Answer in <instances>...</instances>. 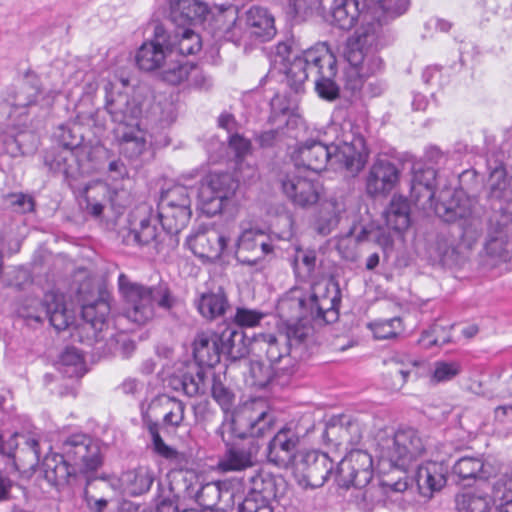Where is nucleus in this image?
<instances>
[{"label": "nucleus", "instance_id": "f03ea898", "mask_svg": "<svg viewBox=\"0 0 512 512\" xmlns=\"http://www.w3.org/2000/svg\"><path fill=\"white\" fill-rule=\"evenodd\" d=\"M340 303L339 290L328 284H316L310 289L294 287L278 302L277 313L287 324H303L301 321L310 317L325 323H332L338 318Z\"/></svg>", "mask_w": 512, "mask_h": 512}, {"label": "nucleus", "instance_id": "13d9d810", "mask_svg": "<svg viewBox=\"0 0 512 512\" xmlns=\"http://www.w3.org/2000/svg\"><path fill=\"white\" fill-rule=\"evenodd\" d=\"M176 41L175 47L182 55H193L201 50L200 36L191 29L185 28L181 32L172 35Z\"/></svg>", "mask_w": 512, "mask_h": 512}, {"label": "nucleus", "instance_id": "473e14b6", "mask_svg": "<svg viewBox=\"0 0 512 512\" xmlns=\"http://www.w3.org/2000/svg\"><path fill=\"white\" fill-rule=\"evenodd\" d=\"M44 163L55 174H60L67 182L80 174L76 152L69 148H57L48 151Z\"/></svg>", "mask_w": 512, "mask_h": 512}, {"label": "nucleus", "instance_id": "1a4fd4ad", "mask_svg": "<svg viewBox=\"0 0 512 512\" xmlns=\"http://www.w3.org/2000/svg\"><path fill=\"white\" fill-rule=\"evenodd\" d=\"M310 328L305 324H287L277 333H259L253 337L255 349L266 354L271 364L289 356L292 348L301 344L308 336Z\"/></svg>", "mask_w": 512, "mask_h": 512}, {"label": "nucleus", "instance_id": "5701e85b", "mask_svg": "<svg viewBox=\"0 0 512 512\" xmlns=\"http://www.w3.org/2000/svg\"><path fill=\"white\" fill-rule=\"evenodd\" d=\"M368 33L357 32L356 38L347 43L344 56L350 68L347 71V85L351 90H358L362 87L364 78L374 70L366 68V54L363 46L370 43Z\"/></svg>", "mask_w": 512, "mask_h": 512}, {"label": "nucleus", "instance_id": "2eb2a0df", "mask_svg": "<svg viewBox=\"0 0 512 512\" xmlns=\"http://www.w3.org/2000/svg\"><path fill=\"white\" fill-rule=\"evenodd\" d=\"M38 146L37 135L27 128V117L12 118L8 114L7 122L0 132V154L11 157L33 153Z\"/></svg>", "mask_w": 512, "mask_h": 512}, {"label": "nucleus", "instance_id": "de8ad7c7", "mask_svg": "<svg viewBox=\"0 0 512 512\" xmlns=\"http://www.w3.org/2000/svg\"><path fill=\"white\" fill-rule=\"evenodd\" d=\"M452 472L460 480L487 479L489 472L481 458L465 456L453 466Z\"/></svg>", "mask_w": 512, "mask_h": 512}, {"label": "nucleus", "instance_id": "e433bc0d", "mask_svg": "<svg viewBox=\"0 0 512 512\" xmlns=\"http://www.w3.org/2000/svg\"><path fill=\"white\" fill-rule=\"evenodd\" d=\"M221 355L227 356L231 361H237L246 357L249 347L245 333L236 327H226L218 333Z\"/></svg>", "mask_w": 512, "mask_h": 512}, {"label": "nucleus", "instance_id": "412c9836", "mask_svg": "<svg viewBox=\"0 0 512 512\" xmlns=\"http://www.w3.org/2000/svg\"><path fill=\"white\" fill-rule=\"evenodd\" d=\"M363 436L360 422L348 415L333 416L326 423L322 438L325 442L336 447L356 446Z\"/></svg>", "mask_w": 512, "mask_h": 512}, {"label": "nucleus", "instance_id": "4c0bfd02", "mask_svg": "<svg viewBox=\"0 0 512 512\" xmlns=\"http://www.w3.org/2000/svg\"><path fill=\"white\" fill-rule=\"evenodd\" d=\"M360 14L359 0H334L329 12L331 24L342 30L352 29L357 24Z\"/></svg>", "mask_w": 512, "mask_h": 512}, {"label": "nucleus", "instance_id": "9d476101", "mask_svg": "<svg viewBox=\"0 0 512 512\" xmlns=\"http://www.w3.org/2000/svg\"><path fill=\"white\" fill-rule=\"evenodd\" d=\"M474 209V200L463 191H455L449 200L435 204L436 213L446 222L458 221L463 236L469 239H476L483 228L482 220Z\"/></svg>", "mask_w": 512, "mask_h": 512}, {"label": "nucleus", "instance_id": "37998d69", "mask_svg": "<svg viewBox=\"0 0 512 512\" xmlns=\"http://www.w3.org/2000/svg\"><path fill=\"white\" fill-rule=\"evenodd\" d=\"M197 308L204 318L214 320L224 316L230 304L225 291L219 287L216 291L203 293L197 302Z\"/></svg>", "mask_w": 512, "mask_h": 512}, {"label": "nucleus", "instance_id": "6ab92c4d", "mask_svg": "<svg viewBox=\"0 0 512 512\" xmlns=\"http://www.w3.org/2000/svg\"><path fill=\"white\" fill-rule=\"evenodd\" d=\"M275 62L282 65L289 87L296 93L301 92L310 71L308 50L299 53L289 44L281 42L276 47Z\"/></svg>", "mask_w": 512, "mask_h": 512}, {"label": "nucleus", "instance_id": "79ce46f5", "mask_svg": "<svg viewBox=\"0 0 512 512\" xmlns=\"http://www.w3.org/2000/svg\"><path fill=\"white\" fill-rule=\"evenodd\" d=\"M386 225L395 232H404L410 225V204L407 198L394 195L384 212Z\"/></svg>", "mask_w": 512, "mask_h": 512}, {"label": "nucleus", "instance_id": "603ef678", "mask_svg": "<svg viewBox=\"0 0 512 512\" xmlns=\"http://www.w3.org/2000/svg\"><path fill=\"white\" fill-rule=\"evenodd\" d=\"M193 489L189 491V495L194 497L196 502L203 508V511L224 512V510L216 509L222 495L219 483L210 482L201 485L194 494Z\"/></svg>", "mask_w": 512, "mask_h": 512}, {"label": "nucleus", "instance_id": "a211bd4d", "mask_svg": "<svg viewBox=\"0 0 512 512\" xmlns=\"http://www.w3.org/2000/svg\"><path fill=\"white\" fill-rule=\"evenodd\" d=\"M300 444V434L297 425L288 423L283 426L269 441L267 459L279 468H288L298 460L297 451Z\"/></svg>", "mask_w": 512, "mask_h": 512}, {"label": "nucleus", "instance_id": "aec40b11", "mask_svg": "<svg viewBox=\"0 0 512 512\" xmlns=\"http://www.w3.org/2000/svg\"><path fill=\"white\" fill-rule=\"evenodd\" d=\"M258 436H248L242 442L226 448L218 466L223 472H240L252 468L258 463L260 444Z\"/></svg>", "mask_w": 512, "mask_h": 512}, {"label": "nucleus", "instance_id": "c85d7f7f", "mask_svg": "<svg viewBox=\"0 0 512 512\" xmlns=\"http://www.w3.org/2000/svg\"><path fill=\"white\" fill-rule=\"evenodd\" d=\"M248 482L250 486L247 495L270 503L281 498L287 489V483L282 476L266 471L256 472L248 478Z\"/></svg>", "mask_w": 512, "mask_h": 512}, {"label": "nucleus", "instance_id": "b1692460", "mask_svg": "<svg viewBox=\"0 0 512 512\" xmlns=\"http://www.w3.org/2000/svg\"><path fill=\"white\" fill-rule=\"evenodd\" d=\"M400 170L387 158H378L371 165L366 176V192L368 195L386 196L397 185Z\"/></svg>", "mask_w": 512, "mask_h": 512}, {"label": "nucleus", "instance_id": "f704fd0d", "mask_svg": "<svg viewBox=\"0 0 512 512\" xmlns=\"http://www.w3.org/2000/svg\"><path fill=\"white\" fill-rule=\"evenodd\" d=\"M512 226L506 221H490V226L485 242V251L492 258L506 261L509 253V235Z\"/></svg>", "mask_w": 512, "mask_h": 512}, {"label": "nucleus", "instance_id": "ea45409f", "mask_svg": "<svg viewBox=\"0 0 512 512\" xmlns=\"http://www.w3.org/2000/svg\"><path fill=\"white\" fill-rule=\"evenodd\" d=\"M137 214H142L139 218V223H134L132 229L129 230L124 240L127 244L148 245L157 241L159 232L155 223H152L150 210L147 207H142L137 210Z\"/></svg>", "mask_w": 512, "mask_h": 512}, {"label": "nucleus", "instance_id": "052dcab7", "mask_svg": "<svg viewBox=\"0 0 512 512\" xmlns=\"http://www.w3.org/2000/svg\"><path fill=\"white\" fill-rule=\"evenodd\" d=\"M451 341L450 329L439 323H434L427 331H424L419 343L425 348L443 346Z\"/></svg>", "mask_w": 512, "mask_h": 512}, {"label": "nucleus", "instance_id": "09e8293b", "mask_svg": "<svg viewBox=\"0 0 512 512\" xmlns=\"http://www.w3.org/2000/svg\"><path fill=\"white\" fill-rule=\"evenodd\" d=\"M109 193V186L97 183L95 185L87 186L84 191L85 211L89 215L99 218L103 214Z\"/></svg>", "mask_w": 512, "mask_h": 512}, {"label": "nucleus", "instance_id": "5fc2aeb1", "mask_svg": "<svg viewBox=\"0 0 512 512\" xmlns=\"http://www.w3.org/2000/svg\"><path fill=\"white\" fill-rule=\"evenodd\" d=\"M160 405L164 408L163 423L165 426L179 427L185 414V404L173 397H162L159 399Z\"/></svg>", "mask_w": 512, "mask_h": 512}, {"label": "nucleus", "instance_id": "680f3d73", "mask_svg": "<svg viewBox=\"0 0 512 512\" xmlns=\"http://www.w3.org/2000/svg\"><path fill=\"white\" fill-rule=\"evenodd\" d=\"M275 371L272 364L262 361H251L249 369L250 385L257 388H265L273 379Z\"/></svg>", "mask_w": 512, "mask_h": 512}, {"label": "nucleus", "instance_id": "4468645a", "mask_svg": "<svg viewBox=\"0 0 512 512\" xmlns=\"http://www.w3.org/2000/svg\"><path fill=\"white\" fill-rule=\"evenodd\" d=\"M332 166L344 169L349 175L357 176L367 163L369 149L364 137L350 130L341 139L332 143Z\"/></svg>", "mask_w": 512, "mask_h": 512}, {"label": "nucleus", "instance_id": "a19ab883", "mask_svg": "<svg viewBox=\"0 0 512 512\" xmlns=\"http://www.w3.org/2000/svg\"><path fill=\"white\" fill-rule=\"evenodd\" d=\"M258 238H264L259 231L246 230L237 241L235 257L242 264L254 266L263 259V252L259 249Z\"/></svg>", "mask_w": 512, "mask_h": 512}, {"label": "nucleus", "instance_id": "bb28decb", "mask_svg": "<svg viewBox=\"0 0 512 512\" xmlns=\"http://www.w3.org/2000/svg\"><path fill=\"white\" fill-rule=\"evenodd\" d=\"M228 238L216 229H203L190 235L187 245L199 258L214 262L223 254Z\"/></svg>", "mask_w": 512, "mask_h": 512}, {"label": "nucleus", "instance_id": "ddd939ff", "mask_svg": "<svg viewBox=\"0 0 512 512\" xmlns=\"http://www.w3.org/2000/svg\"><path fill=\"white\" fill-rule=\"evenodd\" d=\"M176 41L163 24L153 23L152 37L137 50L135 61L140 70L159 71L173 54Z\"/></svg>", "mask_w": 512, "mask_h": 512}, {"label": "nucleus", "instance_id": "58836bf2", "mask_svg": "<svg viewBox=\"0 0 512 512\" xmlns=\"http://www.w3.org/2000/svg\"><path fill=\"white\" fill-rule=\"evenodd\" d=\"M344 210V203L336 198L323 201L314 222V229L323 236L329 235L338 226Z\"/></svg>", "mask_w": 512, "mask_h": 512}, {"label": "nucleus", "instance_id": "dca6fc26", "mask_svg": "<svg viewBox=\"0 0 512 512\" xmlns=\"http://www.w3.org/2000/svg\"><path fill=\"white\" fill-rule=\"evenodd\" d=\"M38 79L35 76L26 77L7 90L5 101L11 107L9 114L12 118L27 117V109L31 106L42 104L50 106L56 96V92H49L40 98Z\"/></svg>", "mask_w": 512, "mask_h": 512}, {"label": "nucleus", "instance_id": "39448f33", "mask_svg": "<svg viewBox=\"0 0 512 512\" xmlns=\"http://www.w3.org/2000/svg\"><path fill=\"white\" fill-rule=\"evenodd\" d=\"M378 457L391 467L405 468L426 451V441L412 428L399 429L393 435L380 436L377 443Z\"/></svg>", "mask_w": 512, "mask_h": 512}, {"label": "nucleus", "instance_id": "c9c22d12", "mask_svg": "<svg viewBox=\"0 0 512 512\" xmlns=\"http://www.w3.org/2000/svg\"><path fill=\"white\" fill-rule=\"evenodd\" d=\"M436 176L437 172L432 167L415 171L411 184V196L414 198L416 204L423 207L433 204Z\"/></svg>", "mask_w": 512, "mask_h": 512}, {"label": "nucleus", "instance_id": "20e7f679", "mask_svg": "<svg viewBox=\"0 0 512 512\" xmlns=\"http://www.w3.org/2000/svg\"><path fill=\"white\" fill-rule=\"evenodd\" d=\"M117 286L123 302V316L140 326L154 319L156 305L169 310L175 302L166 285L147 286L124 273L119 274Z\"/></svg>", "mask_w": 512, "mask_h": 512}, {"label": "nucleus", "instance_id": "338daca9", "mask_svg": "<svg viewBox=\"0 0 512 512\" xmlns=\"http://www.w3.org/2000/svg\"><path fill=\"white\" fill-rule=\"evenodd\" d=\"M158 492L156 499L157 512H179L176 496L170 489L164 490L161 484H158Z\"/></svg>", "mask_w": 512, "mask_h": 512}, {"label": "nucleus", "instance_id": "423d86ee", "mask_svg": "<svg viewBox=\"0 0 512 512\" xmlns=\"http://www.w3.org/2000/svg\"><path fill=\"white\" fill-rule=\"evenodd\" d=\"M273 417L263 408L244 405L231 419H225L216 430V435L226 448L235 444L234 438L244 439L248 436H262L271 427Z\"/></svg>", "mask_w": 512, "mask_h": 512}, {"label": "nucleus", "instance_id": "f257e3e1", "mask_svg": "<svg viewBox=\"0 0 512 512\" xmlns=\"http://www.w3.org/2000/svg\"><path fill=\"white\" fill-rule=\"evenodd\" d=\"M373 461L363 450H352L337 465L333 472L332 460L326 453L306 451L298 455L294 467L306 486L317 488L324 485L329 477L342 488H363L373 477Z\"/></svg>", "mask_w": 512, "mask_h": 512}, {"label": "nucleus", "instance_id": "4be33fe9", "mask_svg": "<svg viewBox=\"0 0 512 512\" xmlns=\"http://www.w3.org/2000/svg\"><path fill=\"white\" fill-rule=\"evenodd\" d=\"M110 311L111 306L103 297L82 306V331L89 339L100 342L106 340L108 336L113 337L114 334L109 331L108 324Z\"/></svg>", "mask_w": 512, "mask_h": 512}, {"label": "nucleus", "instance_id": "6e6552de", "mask_svg": "<svg viewBox=\"0 0 512 512\" xmlns=\"http://www.w3.org/2000/svg\"><path fill=\"white\" fill-rule=\"evenodd\" d=\"M158 210L163 230L171 235L178 234L187 226L192 214L188 189L177 185L162 192Z\"/></svg>", "mask_w": 512, "mask_h": 512}, {"label": "nucleus", "instance_id": "9b49d317", "mask_svg": "<svg viewBox=\"0 0 512 512\" xmlns=\"http://www.w3.org/2000/svg\"><path fill=\"white\" fill-rule=\"evenodd\" d=\"M237 188L238 182L229 173L208 174L201 180L198 188L202 210L211 216L221 213Z\"/></svg>", "mask_w": 512, "mask_h": 512}, {"label": "nucleus", "instance_id": "a18cd8bd", "mask_svg": "<svg viewBox=\"0 0 512 512\" xmlns=\"http://www.w3.org/2000/svg\"><path fill=\"white\" fill-rule=\"evenodd\" d=\"M121 482L130 495L139 496L150 490L154 482V473L148 467H138L124 472Z\"/></svg>", "mask_w": 512, "mask_h": 512}, {"label": "nucleus", "instance_id": "f8f14e48", "mask_svg": "<svg viewBox=\"0 0 512 512\" xmlns=\"http://www.w3.org/2000/svg\"><path fill=\"white\" fill-rule=\"evenodd\" d=\"M310 71L315 70V90L318 96L327 101L339 97L340 88L336 82L337 60L326 44L308 50Z\"/></svg>", "mask_w": 512, "mask_h": 512}, {"label": "nucleus", "instance_id": "c03bdc74", "mask_svg": "<svg viewBox=\"0 0 512 512\" xmlns=\"http://www.w3.org/2000/svg\"><path fill=\"white\" fill-rule=\"evenodd\" d=\"M205 370L198 364L188 366L187 371L178 379H174L173 386L182 390L189 397L204 394L206 391Z\"/></svg>", "mask_w": 512, "mask_h": 512}, {"label": "nucleus", "instance_id": "774afa93", "mask_svg": "<svg viewBox=\"0 0 512 512\" xmlns=\"http://www.w3.org/2000/svg\"><path fill=\"white\" fill-rule=\"evenodd\" d=\"M238 512H273L272 503L247 495L238 507Z\"/></svg>", "mask_w": 512, "mask_h": 512}, {"label": "nucleus", "instance_id": "7c9ffc66", "mask_svg": "<svg viewBox=\"0 0 512 512\" xmlns=\"http://www.w3.org/2000/svg\"><path fill=\"white\" fill-rule=\"evenodd\" d=\"M447 472V467L441 462L428 461L419 465L414 474L419 493L431 497L440 491L446 485Z\"/></svg>", "mask_w": 512, "mask_h": 512}, {"label": "nucleus", "instance_id": "4d7b16f0", "mask_svg": "<svg viewBox=\"0 0 512 512\" xmlns=\"http://www.w3.org/2000/svg\"><path fill=\"white\" fill-rule=\"evenodd\" d=\"M80 130L81 127L76 123L63 124L54 132V138L61 148H69L75 151L83 140Z\"/></svg>", "mask_w": 512, "mask_h": 512}, {"label": "nucleus", "instance_id": "49530a36", "mask_svg": "<svg viewBox=\"0 0 512 512\" xmlns=\"http://www.w3.org/2000/svg\"><path fill=\"white\" fill-rule=\"evenodd\" d=\"M124 136L115 135L120 151L130 159L138 158L146 150L145 133L139 126L123 130Z\"/></svg>", "mask_w": 512, "mask_h": 512}, {"label": "nucleus", "instance_id": "2f4dec72", "mask_svg": "<svg viewBox=\"0 0 512 512\" xmlns=\"http://www.w3.org/2000/svg\"><path fill=\"white\" fill-rule=\"evenodd\" d=\"M218 333L214 331L198 332L193 341V356L196 364L213 367L220 362L221 348Z\"/></svg>", "mask_w": 512, "mask_h": 512}, {"label": "nucleus", "instance_id": "0e129e2a", "mask_svg": "<svg viewBox=\"0 0 512 512\" xmlns=\"http://www.w3.org/2000/svg\"><path fill=\"white\" fill-rule=\"evenodd\" d=\"M211 393L213 399L221 406L223 411L227 412L230 410L233 405L234 395L220 380L213 379Z\"/></svg>", "mask_w": 512, "mask_h": 512}, {"label": "nucleus", "instance_id": "7ed1b4c3", "mask_svg": "<svg viewBox=\"0 0 512 512\" xmlns=\"http://www.w3.org/2000/svg\"><path fill=\"white\" fill-rule=\"evenodd\" d=\"M61 450V454L46 456L42 464L46 480L53 485L64 484L70 477L87 475L102 464L98 443L87 435L68 437Z\"/></svg>", "mask_w": 512, "mask_h": 512}, {"label": "nucleus", "instance_id": "0eeeda50", "mask_svg": "<svg viewBox=\"0 0 512 512\" xmlns=\"http://www.w3.org/2000/svg\"><path fill=\"white\" fill-rule=\"evenodd\" d=\"M275 19L268 9L253 6L226 30L225 38L235 44L244 39L270 41L276 35Z\"/></svg>", "mask_w": 512, "mask_h": 512}, {"label": "nucleus", "instance_id": "c756f323", "mask_svg": "<svg viewBox=\"0 0 512 512\" xmlns=\"http://www.w3.org/2000/svg\"><path fill=\"white\" fill-rule=\"evenodd\" d=\"M332 143L327 145L316 140H309L301 144L295 152V161L314 172L323 171L327 164L332 165L333 151Z\"/></svg>", "mask_w": 512, "mask_h": 512}, {"label": "nucleus", "instance_id": "6e6d98bb", "mask_svg": "<svg viewBox=\"0 0 512 512\" xmlns=\"http://www.w3.org/2000/svg\"><path fill=\"white\" fill-rule=\"evenodd\" d=\"M148 431L152 437L153 448L154 451L162 456L163 458L174 461L179 464L182 462L184 456L182 453L178 452L176 449L168 446L160 436L159 433V425L156 422L148 421L147 422Z\"/></svg>", "mask_w": 512, "mask_h": 512}, {"label": "nucleus", "instance_id": "69168bd1", "mask_svg": "<svg viewBox=\"0 0 512 512\" xmlns=\"http://www.w3.org/2000/svg\"><path fill=\"white\" fill-rule=\"evenodd\" d=\"M264 317L262 312L247 308H237L233 320L239 327H254Z\"/></svg>", "mask_w": 512, "mask_h": 512}, {"label": "nucleus", "instance_id": "f3484780", "mask_svg": "<svg viewBox=\"0 0 512 512\" xmlns=\"http://www.w3.org/2000/svg\"><path fill=\"white\" fill-rule=\"evenodd\" d=\"M105 107L115 124L114 135L124 136L123 130L139 126L142 105L134 96L123 92H107Z\"/></svg>", "mask_w": 512, "mask_h": 512}, {"label": "nucleus", "instance_id": "393cba45", "mask_svg": "<svg viewBox=\"0 0 512 512\" xmlns=\"http://www.w3.org/2000/svg\"><path fill=\"white\" fill-rule=\"evenodd\" d=\"M283 193L293 204L306 208L316 204L322 193V185L318 181L297 174H287L280 179Z\"/></svg>", "mask_w": 512, "mask_h": 512}, {"label": "nucleus", "instance_id": "864d4df0", "mask_svg": "<svg viewBox=\"0 0 512 512\" xmlns=\"http://www.w3.org/2000/svg\"><path fill=\"white\" fill-rule=\"evenodd\" d=\"M107 201L116 214H122L123 210L132 202L131 180L127 178L120 185L109 186Z\"/></svg>", "mask_w": 512, "mask_h": 512}, {"label": "nucleus", "instance_id": "cd10ccee", "mask_svg": "<svg viewBox=\"0 0 512 512\" xmlns=\"http://www.w3.org/2000/svg\"><path fill=\"white\" fill-rule=\"evenodd\" d=\"M421 361L406 354L397 353L385 360L384 385L391 391H399L409 376L421 365Z\"/></svg>", "mask_w": 512, "mask_h": 512}, {"label": "nucleus", "instance_id": "a878e982", "mask_svg": "<svg viewBox=\"0 0 512 512\" xmlns=\"http://www.w3.org/2000/svg\"><path fill=\"white\" fill-rule=\"evenodd\" d=\"M32 305L39 307V311L25 315L34 318L37 323L42 322L44 318H49L50 324L57 331L65 330L73 323V313L66 308L62 295L50 292L45 294L43 301H34Z\"/></svg>", "mask_w": 512, "mask_h": 512}, {"label": "nucleus", "instance_id": "3c124183", "mask_svg": "<svg viewBox=\"0 0 512 512\" xmlns=\"http://www.w3.org/2000/svg\"><path fill=\"white\" fill-rule=\"evenodd\" d=\"M191 64L192 63L189 62L174 60L172 55L158 71L159 77L162 81L170 85H180L189 79Z\"/></svg>", "mask_w": 512, "mask_h": 512}, {"label": "nucleus", "instance_id": "e2e57ef3", "mask_svg": "<svg viewBox=\"0 0 512 512\" xmlns=\"http://www.w3.org/2000/svg\"><path fill=\"white\" fill-rule=\"evenodd\" d=\"M461 370V364L457 361H437L434 364L431 381L434 383L450 381L458 376Z\"/></svg>", "mask_w": 512, "mask_h": 512}, {"label": "nucleus", "instance_id": "bf43d9fd", "mask_svg": "<svg viewBox=\"0 0 512 512\" xmlns=\"http://www.w3.org/2000/svg\"><path fill=\"white\" fill-rule=\"evenodd\" d=\"M368 326L374 337L378 340L396 338L403 331L402 320L399 317L376 321L370 323Z\"/></svg>", "mask_w": 512, "mask_h": 512}, {"label": "nucleus", "instance_id": "72a5a7b5", "mask_svg": "<svg viewBox=\"0 0 512 512\" xmlns=\"http://www.w3.org/2000/svg\"><path fill=\"white\" fill-rule=\"evenodd\" d=\"M208 13V6L200 0H170V18L178 26L201 22Z\"/></svg>", "mask_w": 512, "mask_h": 512}, {"label": "nucleus", "instance_id": "8fccbe9b", "mask_svg": "<svg viewBox=\"0 0 512 512\" xmlns=\"http://www.w3.org/2000/svg\"><path fill=\"white\" fill-rule=\"evenodd\" d=\"M455 504L458 512H490L492 499L486 494L464 492L456 495Z\"/></svg>", "mask_w": 512, "mask_h": 512}]
</instances>
